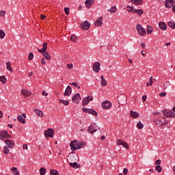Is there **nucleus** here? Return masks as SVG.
Instances as JSON below:
<instances>
[{
    "label": "nucleus",
    "instance_id": "nucleus-8",
    "mask_svg": "<svg viewBox=\"0 0 175 175\" xmlns=\"http://www.w3.org/2000/svg\"><path fill=\"white\" fill-rule=\"evenodd\" d=\"M90 27H91V23L88 21H84L81 24V28L83 31H88Z\"/></svg>",
    "mask_w": 175,
    "mask_h": 175
},
{
    "label": "nucleus",
    "instance_id": "nucleus-6",
    "mask_svg": "<svg viewBox=\"0 0 175 175\" xmlns=\"http://www.w3.org/2000/svg\"><path fill=\"white\" fill-rule=\"evenodd\" d=\"M163 113L165 117H167V118H174L175 117V113L173 111L164 110Z\"/></svg>",
    "mask_w": 175,
    "mask_h": 175
},
{
    "label": "nucleus",
    "instance_id": "nucleus-26",
    "mask_svg": "<svg viewBox=\"0 0 175 175\" xmlns=\"http://www.w3.org/2000/svg\"><path fill=\"white\" fill-rule=\"evenodd\" d=\"M100 85L102 87H106V85H107V81L105 79V77H103V75L100 77Z\"/></svg>",
    "mask_w": 175,
    "mask_h": 175
},
{
    "label": "nucleus",
    "instance_id": "nucleus-38",
    "mask_svg": "<svg viewBox=\"0 0 175 175\" xmlns=\"http://www.w3.org/2000/svg\"><path fill=\"white\" fill-rule=\"evenodd\" d=\"M46 173H47V170H46L44 167H42L40 169V175H44Z\"/></svg>",
    "mask_w": 175,
    "mask_h": 175
},
{
    "label": "nucleus",
    "instance_id": "nucleus-9",
    "mask_svg": "<svg viewBox=\"0 0 175 175\" xmlns=\"http://www.w3.org/2000/svg\"><path fill=\"white\" fill-rule=\"evenodd\" d=\"M101 107L105 110H107L111 107V103L109 100H105L101 103Z\"/></svg>",
    "mask_w": 175,
    "mask_h": 175
},
{
    "label": "nucleus",
    "instance_id": "nucleus-31",
    "mask_svg": "<svg viewBox=\"0 0 175 175\" xmlns=\"http://www.w3.org/2000/svg\"><path fill=\"white\" fill-rule=\"evenodd\" d=\"M11 172L13 173L14 175H20V172H18L17 167H13L12 168H11Z\"/></svg>",
    "mask_w": 175,
    "mask_h": 175
},
{
    "label": "nucleus",
    "instance_id": "nucleus-45",
    "mask_svg": "<svg viewBox=\"0 0 175 175\" xmlns=\"http://www.w3.org/2000/svg\"><path fill=\"white\" fill-rule=\"evenodd\" d=\"M60 101V103H62L63 105H64L65 106H68V105H69V101L66 100H59Z\"/></svg>",
    "mask_w": 175,
    "mask_h": 175
},
{
    "label": "nucleus",
    "instance_id": "nucleus-35",
    "mask_svg": "<svg viewBox=\"0 0 175 175\" xmlns=\"http://www.w3.org/2000/svg\"><path fill=\"white\" fill-rule=\"evenodd\" d=\"M43 57H44L45 59H46L48 61H50L51 59V56L50 54H49L48 52H44Z\"/></svg>",
    "mask_w": 175,
    "mask_h": 175
},
{
    "label": "nucleus",
    "instance_id": "nucleus-21",
    "mask_svg": "<svg viewBox=\"0 0 175 175\" xmlns=\"http://www.w3.org/2000/svg\"><path fill=\"white\" fill-rule=\"evenodd\" d=\"M159 27L160 29H161V31H166V29H167V25H166V23H165V22H159Z\"/></svg>",
    "mask_w": 175,
    "mask_h": 175
},
{
    "label": "nucleus",
    "instance_id": "nucleus-20",
    "mask_svg": "<svg viewBox=\"0 0 175 175\" xmlns=\"http://www.w3.org/2000/svg\"><path fill=\"white\" fill-rule=\"evenodd\" d=\"M33 111L35 114L37 116V117H40V118H42V117H43L44 116L43 111L40 109H33Z\"/></svg>",
    "mask_w": 175,
    "mask_h": 175
},
{
    "label": "nucleus",
    "instance_id": "nucleus-3",
    "mask_svg": "<svg viewBox=\"0 0 175 175\" xmlns=\"http://www.w3.org/2000/svg\"><path fill=\"white\" fill-rule=\"evenodd\" d=\"M128 98H126V96L124 94H120L118 97V102L119 105H122V106H124L126 105Z\"/></svg>",
    "mask_w": 175,
    "mask_h": 175
},
{
    "label": "nucleus",
    "instance_id": "nucleus-28",
    "mask_svg": "<svg viewBox=\"0 0 175 175\" xmlns=\"http://www.w3.org/2000/svg\"><path fill=\"white\" fill-rule=\"evenodd\" d=\"M154 31V29L151 25H148L146 27V32L148 35H151L152 33V31Z\"/></svg>",
    "mask_w": 175,
    "mask_h": 175
},
{
    "label": "nucleus",
    "instance_id": "nucleus-51",
    "mask_svg": "<svg viewBox=\"0 0 175 175\" xmlns=\"http://www.w3.org/2000/svg\"><path fill=\"white\" fill-rule=\"evenodd\" d=\"M123 143H124V140H122V139H118V140L117 141V142H116V144H117L118 146H122V145L123 144Z\"/></svg>",
    "mask_w": 175,
    "mask_h": 175
},
{
    "label": "nucleus",
    "instance_id": "nucleus-47",
    "mask_svg": "<svg viewBox=\"0 0 175 175\" xmlns=\"http://www.w3.org/2000/svg\"><path fill=\"white\" fill-rule=\"evenodd\" d=\"M28 59L29 61H32V59H33V53L32 52L29 53Z\"/></svg>",
    "mask_w": 175,
    "mask_h": 175
},
{
    "label": "nucleus",
    "instance_id": "nucleus-57",
    "mask_svg": "<svg viewBox=\"0 0 175 175\" xmlns=\"http://www.w3.org/2000/svg\"><path fill=\"white\" fill-rule=\"evenodd\" d=\"M123 174H128V168H124Z\"/></svg>",
    "mask_w": 175,
    "mask_h": 175
},
{
    "label": "nucleus",
    "instance_id": "nucleus-34",
    "mask_svg": "<svg viewBox=\"0 0 175 175\" xmlns=\"http://www.w3.org/2000/svg\"><path fill=\"white\" fill-rule=\"evenodd\" d=\"M69 166L73 167L74 169H79V165H77V161H75L74 163H70Z\"/></svg>",
    "mask_w": 175,
    "mask_h": 175
},
{
    "label": "nucleus",
    "instance_id": "nucleus-48",
    "mask_svg": "<svg viewBox=\"0 0 175 175\" xmlns=\"http://www.w3.org/2000/svg\"><path fill=\"white\" fill-rule=\"evenodd\" d=\"M155 170L159 173H161V172H162V167H161V165H157L155 167Z\"/></svg>",
    "mask_w": 175,
    "mask_h": 175
},
{
    "label": "nucleus",
    "instance_id": "nucleus-25",
    "mask_svg": "<svg viewBox=\"0 0 175 175\" xmlns=\"http://www.w3.org/2000/svg\"><path fill=\"white\" fill-rule=\"evenodd\" d=\"M130 116H131V117H132V118H137L140 117V113H139L136 111H131Z\"/></svg>",
    "mask_w": 175,
    "mask_h": 175
},
{
    "label": "nucleus",
    "instance_id": "nucleus-22",
    "mask_svg": "<svg viewBox=\"0 0 175 175\" xmlns=\"http://www.w3.org/2000/svg\"><path fill=\"white\" fill-rule=\"evenodd\" d=\"M68 158H69V161H70V162H76V161L79 159V156L77 154H73L71 156H68Z\"/></svg>",
    "mask_w": 175,
    "mask_h": 175
},
{
    "label": "nucleus",
    "instance_id": "nucleus-2",
    "mask_svg": "<svg viewBox=\"0 0 175 175\" xmlns=\"http://www.w3.org/2000/svg\"><path fill=\"white\" fill-rule=\"evenodd\" d=\"M154 124H156V125L158 126L159 128L165 126V125H167V122H166V120L163 118L154 119Z\"/></svg>",
    "mask_w": 175,
    "mask_h": 175
},
{
    "label": "nucleus",
    "instance_id": "nucleus-29",
    "mask_svg": "<svg viewBox=\"0 0 175 175\" xmlns=\"http://www.w3.org/2000/svg\"><path fill=\"white\" fill-rule=\"evenodd\" d=\"M133 13L140 16H142V14H143V13H144V11H143V10L142 9H138V10L135 9L133 11Z\"/></svg>",
    "mask_w": 175,
    "mask_h": 175
},
{
    "label": "nucleus",
    "instance_id": "nucleus-63",
    "mask_svg": "<svg viewBox=\"0 0 175 175\" xmlns=\"http://www.w3.org/2000/svg\"><path fill=\"white\" fill-rule=\"evenodd\" d=\"M141 46H142V49H146V44L144 42H142Z\"/></svg>",
    "mask_w": 175,
    "mask_h": 175
},
{
    "label": "nucleus",
    "instance_id": "nucleus-1",
    "mask_svg": "<svg viewBox=\"0 0 175 175\" xmlns=\"http://www.w3.org/2000/svg\"><path fill=\"white\" fill-rule=\"evenodd\" d=\"M70 147L72 151H76V150L83 148V144L79 143L77 140L72 141L70 144Z\"/></svg>",
    "mask_w": 175,
    "mask_h": 175
},
{
    "label": "nucleus",
    "instance_id": "nucleus-54",
    "mask_svg": "<svg viewBox=\"0 0 175 175\" xmlns=\"http://www.w3.org/2000/svg\"><path fill=\"white\" fill-rule=\"evenodd\" d=\"M66 66H67L68 69H70V70L73 69V64H72V63L66 64Z\"/></svg>",
    "mask_w": 175,
    "mask_h": 175
},
{
    "label": "nucleus",
    "instance_id": "nucleus-16",
    "mask_svg": "<svg viewBox=\"0 0 175 175\" xmlns=\"http://www.w3.org/2000/svg\"><path fill=\"white\" fill-rule=\"evenodd\" d=\"M103 25V16L99 17L94 22L95 27H100Z\"/></svg>",
    "mask_w": 175,
    "mask_h": 175
},
{
    "label": "nucleus",
    "instance_id": "nucleus-24",
    "mask_svg": "<svg viewBox=\"0 0 175 175\" xmlns=\"http://www.w3.org/2000/svg\"><path fill=\"white\" fill-rule=\"evenodd\" d=\"M131 3L135 6H140L143 3V0H131Z\"/></svg>",
    "mask_w": 175,
    "mask_h": 175
},
{
    "label": "nucleus",
    "instance_id": "nucleus-64",
    "mask_svg": "<svg viewBox=\"0 0 175 175\" xmlns=\"http://www.w3.org/2000/svg\"><path fill=\"white\" fill-rule=\"evenodd\" d=\"M172 12L175 13V5H172Z\"/></svg>",
    "mask_w": 175,
    "mask_h": 175
},
{
    "label": "nucleus",
    "instance_id": "nucleus-36",
    "mask_svg": "<svg viewBox=\"0 0 175 175\" xmlns=\"http://www.w3.org/2000/svg\"><path fill=\"white\" fill-rule=\"evenodd\" d=\"M78 39L79 38L75 34H72L70 36V40H72V42H74V43H76V42H77Z\"/></svg>",
    "mask_w": 175,
    "mask_h": 175
},
{
    "label": "nucleus",
    "instance_id": "nucleus-15",
    "mask_svg": "<svg viewBox=\"0 0 175 175\" xmlns=\"http://www.w3.org/2000/svg\"><path fill=\"white\" fill-rule=\"evenodd\" d=\"M83 111H84V113H88V114H93V116L98 115L96 111L94 110L93 109L83 108Z\"/></svg>",
    "mask_w": 175,
    "mask_h": 175
},
{
    "label": "nucleus",
    "instance_id": "nucleus-50",
    "mask_svg": "<svg viewBox=\"0 0 175 175\" xmlns=\"http://www.w3.org/2000/svg\"><path fill=\"white\" fill-rule=\"evenodd\" d=\"M122 146H123L124 148H126V150H129V145H128V144L125 142H124L123 144H122Z\"/></svg>",
    "mask_w": 175,
    "mask_h": 175
},
{
    "label": "nucleus",
    "instance_id": "nucleus-33",
    "mask_svg": "<svg viewBox=\"0 0 175 175\" xmlns=\"http://www.w3.org/2000/svg\"><path fill=\"white\" fill-rule=\"evenodd\" d=\"M17 120L19 122H21L22 124H25V118H23L21 115H18Z\"/></svg>",
    "mask_w": 175,
    "mask_h": 175
},
{
    "label": "nucleus",
    "instance_id": "nucleus-56",
    "mask_svg": "<svg viewBox=\"0 0 175 175\" xmlns=\"http://www.w3.org/2000/svg\"><path fill=\"white\" fill-rule=\"evenodd\" d=\"M41 64H42V65H46V59H44V57H42L41 59Z\"/></svg>",
    "mask_w": 175,
    "mask_h": 175
},
{
    "label": "nucleus",
    "instance_id": "nucleus-37",
    "mask_svg": "<svg viewBox=\"0 0 175 175\" xmlns=\"http://www.w3.org/2000/svg\"><path fill=\"white\" fill-rule=\"evenodd\" d=\"M126 10L129 12V13H133V12H135V9L131 5L126 6Z\"/></svg>",
    "mask_w": 175,
    "mask_h": 175
},
{
    "label": "nucleus",
    "instance_id": "nucleus-10",
    "mask_svg": "<svg viewBox=\"0 0 175 175\" xmlns=\"http://www.w3.org/2000/svg\"><path fill=\"white\" fill-rule=\"evenodd\" d=\"M93 70L96 73L100 72V63L99 62H96L93 64Z\"/></svg>",
    "mask_w": 175,
    "mask_h": 175
},
{
    "label": "nucleus",
    "instance_id": "nucleus-32",
    "mask_svg": "<svg viewBox=\"0 0 175 175\" xmlns=\"http://www.w3.org/2000/svg\"><path fill=\"white\" fill-rule=\"evenodd\" d=\"M107 12H109L110 13L117 12V6L113 5V6L111 7L109 10H107Z\"/></svg>",
    "mask_w": 175,
    "mask_h": 175
},
{
    "label": "nucleus",
    "instance_id": "nucleus-39",
    "mask_svg": "<svg viewBox=\"0 0 175 175\" xmlns=\"http://www.w3.org/2000/svg\"><path fill=\"white\" fill-rule=\"evenodd\" d=\"M167 25H169V27L170 28H172V29H175V23L174 22L169 21L167 23Z\"/></svg>",
    "mask_w": 175,
    "mask_h": 175
},
{
    "label": "nucleus",
    "instance_id": "nucleus-43",
    "mask_svg": "<svg viewBox=\"0 0 175 175\" xmlns=\"http://www.w3.org/2000/svg\"><path fill=\"white\" fill-rule=\"evenodd\" d=\"M6 34L3 30H0V39H4Z\"/></svg>",
    "mask_w": 175,
    "mask_h": 175
},
{
    "label": "nucleus",
    "instance_id": "nucleus-4",
    "mask_svg": "<svg viewBox=\"0 0 175 175\" xmlns=\"http://www.w3.org/2000/svg\"><path fill=\"white\" fill-rule=\"evenodd\" d=\"M135 28L139 35H140V36H144L145 35H146L147 31H146V29L143 27V26H142V25L140 24L136 25Z\"/></svg>",
    "mask_w": 175,
    "mask_h": 175
},
{
    "label": "nucleus",
    "instance_id": "nucleus-30",
    "mask_svg": "<svg viewBox=\"0 0 175 175\" xmlns=\"http://www.w3.org/2000/svg\"><path fill=\"white\" fill-rule=\"evenodd\" d=\"M0 81L2 84H6L8 83V79L5 75L0 76Z\"/></svg>",
    "mask_w": 175,
    "mask_h": 175
},
{
    "label": "nucleus",
    "instance_id": "nucleus-62",
    "mask_svg": "<svg viewBox=\"0 0 175 175\" xmlns=\"http://www.w3.org/2000/svg\"><path fill=\"white\" fill-rule=\"evenodd\" d=\"M72 84V85H74V87H76V88H77L78 87V84H77V83H76V82H73L72 83H71Z\"/></svg>",
    "mask_w": 175,
    "mask_h": 175
},
{
    "label": "nucleus",
    "instance_id": "nucleus-18",
    "mask_svg": "<svg viewBox=\"0 0 175 175\" xmlns=\"http://www.w3.org/2000/svg\"><path fill=\"white\" fill-rule=\"evenodd\" d=\"M21 92L22 95H23V96H25L26 98L31 96V95L32 94V92H31V91L26 90V89H22Z\"/></svg>",
    "mask_w": 175,
    "mask_h": 175
},
{
    "label": "nucleus",
    "instance_id": "nucleus-61",
    "mask_svg": "<svg viewBox=\"0 0 175 175\" xmlns=\"http://www.w3.org/2000/svg\"><path fill=\"white\" fill-rule=\"evenodd\" d=\"M23 150H28V145L24 144V145L23 146Z\"/></svg>",
    "mask_w": 175,
    "mask_h": 175
},
{
    "label": "nucleus",
    "instance_id": "nucleus-7",
    "mask_svg": "<svg viewBox=\"0 0 175 175\" xmlns=\"http://www.w3.org/2000/svg\"><path fill=\"white\" fill-rule=\"evenodd\" d=\"M98 129H99V127L98 126V125H96V124L95 123H93L89 126L88 131L89 133L92 134V133H94V132H96Z\"/></svg>",
    "mask_w": 175,
    "mask_h": 175
},
{
    "label": "nucleus",
    "instance_id": "nucleus-58",
    "mask_svg": "<svg viewBox=\"0 0 175 175\" xmlns=\"http://www.w3.org/2000/svg\"><path fill=\"white\" fill-rule=\"evenodd\" d=\"M42 95H43V96H47V95H49V93L46 92V91H42Z\"/></svg>",
    "mask_w": 175,
    "mask_h": 175
},
{
    "label": "nucleus",
    "instance_id": "nucleus-27",
    "mask_svg": "<svg viewBox=\"0 0 175 175\" xmlns=\"http://www.w3.org/2000/svg\"><path fill=\"white\" fill-rule=\"evenodd\" d=\"M46 50H47V42H44L42 49H38V51L39 53H46Z\"/></svg>",
    "mask_w": 175,
    "mask_h": 175
},
{
    "label": "nucleus",
    "instance_id": "nucleus-42",
    "mask_svg": "<svg viewBox=\"0 0 175 175\" xmlns=\"http://www.w3.org/2000/svg\"><path fill=\"white\" fill-rule=\"evenodd\" d=\"M50 175H59V173L57 170H51L50 172Z\"/></svg>",
    "mask_w": 175,
    "mask_h": 175
},
{
    "label": "nucleus",
    "instance_id": "nucleus-59",
    "mask_svg": "<svg viewBox=\"0 0 175 175\" xmlns=\"http://www.w3.org/2000/svg\"><path fill=\"white\" fill-rule=\"evenodd\" d=\"M161 159H158L155 161L156 165H161Z\"/></svg>",
    "mask_w": 175,
    "mask_h": 175
},
{
    "label": "nucleus",
    "instance_id": "nucleus-55",
    "mask_svg": "<svg viewBox=\"0 0 175 175\" xmlns=\"http://www.w3.org/2000/svg\"><path fill=\"white\" fill-rule=\"evenodd\" d=\"M159 96H161V98H163V97L166 96V92L160 93Z\"/></svg>",
    "mask_w": 175,
    "mask_h": 175
},
{
    "label": "nucleus",
    "instance_id": "nucleus-14",
    "mask_svg": "<svg viewBox=\"0 0 175 175\" xmlns=\"http://www.w3.org/2000/svg\"><path fill=\"white\" fill-rule=\"evenodd\" d=\"M91 100H94V97H92V96L85 97V98L83 99V106L88 105V103H90Z\"/></svg>",
    "mask_w": 175,
    "mask_h": 175
},
{
    "label": "nucleus",
    "instance_id": "nucleus-52",
    "mask_svg": "<svg viewBox=\"0 0 175 175\" xmlns=\"http://www.w3.org/2000/svg\"><path fill=\"white\" fill-rule=\"evenodd\" d=\"M5 14H6V11H5V10H0V17L5 16Z\"/></svg>",
    "mask_w": 175,
    "mask_h": 175
},
{
    "label": "nucleus",
    "instance_id": "nucleus-49",
    "mask_svg": "<svg viewBox=\"0 0 175 175\" xmlns=\"http://www.w3.org/2000/svg\"><path fill=\"white\" fill-rule=\"evenodd\" d=\"M170 84V83H169V81L165 82L163 87V90H167V88L169 87Z\"/></svg>",
    "mask_w": 175,
    "mask_h": 175
},
{
    "label": "nucleus",
    "instance_id": "nucleus-19",
    "mask_svg": "<svg viewBox=\"0 0 175 175\" xmlns=\"http://www.w3.org/2000/svg\"><path fill=\"white\" fill-rule=\"evenodd\" d=\"M71 94H72V88L68 85L66 88L64 95V96H70Z\"/></svg>",
    "mask_w": 175,
    "mask_h": 175
},
{
    "label": "nucleus",
    "instance_id": "nucleus-13",
    "mask_svg": "<svg viewBox=\"0 0 175 175\" xmlns=\"http://www.w3.org/2000/svg\"><path fill=\"white\" fill-rule=\"evenodd\" d=\"M45 137H53L54 136V130L52 129H49L44 132Z\"/></svg>",
    "mask_w": 175,
    "mask_h": 175
},
{
    "label": "nucleus",
    "instance_id": "nucleus-12",
    "mask_svg": "<svg viewBox=\"0 0 175 175\" xmlns=\"http://www.w3.org/2000/svg\"><path fill=\"white\" fill-rule=\"evenodd\" d=\"M5 147H8L9 148H14V141L10 139L5 140Z\"/></svg>",
    "mask_w": 175,
    "mask_h": 175
},
{
    "label": "nucleus",
    "instance_id": "nucleus-46",
    "mask_svg": "<svg viewBox=\"0 0 175 175\" xmlns=\"http://www.w3.org/2000/svg\"><path fill=\"white\" fill-rule=\"evenodd\" d=\"M146 85H147V87H150V86L152 85V77H150L149 82L146 83Z\"/></svg>",
    "mask_w": 175,
    "mask_h": 175
},
{
    "label": "nucleus",
    "instance_id": "nucleus-5",
    "mask_svg": "<svg viewBox=\"0 0 175 175\" xmlns=\"http://www.w3.org/2000/svg\"><path fill=\"white\" fill-rule=\"evenodd\" d=\"M5 139H12V135H9L8 131H1L0 140H5Z\"/></svg>",
    "mask_w": 175,
    "mask_h": 175
},
{
    "label": "nucleus",
    "instance_id": "nucleus-11",
    "mask_svg": "<svg viewBox=\"0 0 175 175\" xmlns=\"http://www.w3.org/2000/svg\"><path fill=\"white\" fill-rule=\"evenodd\" d=\"M72 102L74 103H76V105L80 103V101L81 100V97L80 96L79 94H75L73 96H72Z\"/></svg>",
    "mask_w": 175,
    "mask_h": 175
},
{
    "label": "nucleus",
    "instance_id": "nucleus-40",
    "mask_svg": "<svg viewBox=\"0 0 175 175\" xmlns=\"http://www.w3.org/2000/svg\"><path fill=\"white\" fill-rule=\"evenodd\" d=\"M6 68L8 70H10V72H11V73L13 72V69L12 68V67H10V62H6Z\"/></svg>",
    "mask_w": 175,
    "mask_h": 175
},
{
    "label": "nucleus",
    "instance_id": "nucleus-23",
    "mask_svg": "<svg viewBox=\"0 0 175 175\" xmlns=\"http://www.w3.org/2000/svg\"><path fill=\"white\" fill-rule=\"evenodd\" d=\"M85 6L88 9H90V7L95 3V0H86L85 2Z\"/></svg>",
    "mask_w": 175,
    "mask_h": 175
},
{
    "label": "nucleus",
    "instance_id": "nucleus-44",
    "mask_svg": "<svg viewBox=\"0 0 175 175\" xmlns=\"http://www.w3.org/2000/svg\"><path fill=\"white\" fill-rule=\"evenodd\" d=\"M10 152V150H9V148L7 146H4V148L3 150V152L5 154H9V152Z\"/></svg>",
    "mask_w": 175,
    "mask_h": 175
},
{
    "label": "nucleus",
    "instance_id": "nucleus-41",
    "mask_svg": "<svg viewBox=\"0 0 175 175\" xmlns=\"http://www.w3.org/2000/svg\"><path fill=\"white\" fill-rule=\"evenodd\" d=\"M137 126L138 129H143V128H144V124H143V123H142V121H139L137 122Z\"/></svg>",
    "mask_w": 175,
    "mask_h": 175
},
{
    "label": "nucleus",
    "instance_id": "nucleus-60",
    "mask_svg": "<svg viewBox=\"0 0 175 175\" xmlns=\"http://www.w3.org/2000/svg\"><path fill=\"white\" fill-rule=\"evenodd\" d=\"M142 100H143L144 102H146V100H147V96L144 95V96H142Z\"/></svg>",
    "mask_w": 175,
    "mask_h": 175
},
{
    "label": "nucleus",
    "instance_id": "nucleus-17",
    "mask_svg": "<svg viewBox=\"0 0 175 175\" xmlns=\"http://www.w3.org/2000/svg\"><path fill=\"white\" fill-rule=\"evenodd\" d=\"M174 5V0H165V8L170 9V8H173Z\"/></svg>",
    "mask_w": 175,
    "mask_h": 175
},
{
    "label": "nucleus",
    "instance_id": "nucleus-53",
    "mask_svg": "<svg viewBox=\"0 0 175 175\" xmlns=\"http://www.w3.org/2000/svg\"><path fill=\"white\" fill-rule=\"evenodd\" d=\"M64 12H65L67 16H68V14H69V13L70 12V10L69 9V8H64Z\"/></svg>",
    "mask_w": 175,
    "mask_h": 175
}]
</instances>
